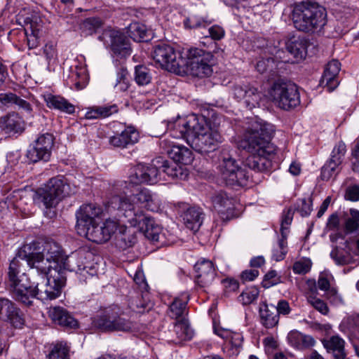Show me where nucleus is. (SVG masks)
<instances>
[{"mask_svg":"<svg viewBox=\"0 0 359 359\" xmlns=\"http://www.w3.org/2000/svg\"><path fill=\"white\" fill-rule=\"evenodd\" d=\"M287 252V234L283 233V236L278 240L277 245L273 249L272 257L279 262L285 259Z\"/></svg>","mask_w":359,"mask_h":359,"instance_id":"49530a36","label":"nucleus"},{"mask_svg":"<svg viewBox=\"0 0 359 359\" xmlns=\"http://www.w3.org/2000/svg\"><path fill=\"white\" fill-rule=\"evenodd\" d=\"M203 212L198 208L191 207L184 213L183 219L187 228L197 231L202 224Z\"/></svg>","mask_w":359,"mask_h":359,"instance_id":"c9c22d12","label":"nucleus"},{"mask_svg":"<svg viewBox=\"0 0 359 359\" xmlns=\"http://www.w3.org/2000/svg\"><path fill=\"white\" fill-rule=\"evenodd\" d=\"M154 60L169 72L180 74L184 71V58L180 51L166 43H161L154 48Z\"/></svg>","mask_w":359,"mask_h":359,"instance_id":"ddd939ff","label":"nucleus"},{"mask_svg":"<svg viewBox=\"0 0 359 359\" xmlns=\"http://www.w3.org/2000/svg\"><path fill=\"white\" fill-rule=\"evenodd\" d=\"M280 278L276 271L271 270L264 276L262 285L264 288H269L280 283L281 282Z\"/></svg>","mask_w":359,"mask_h":359,"instance_id":"864d4df0","label":"nucleus"},{"mask_svg":"<svg viewBox=\"0 0 359 359\" xmlns=\"http://www.w3.org/2000/svg\"><path fill=\"white\" fill-rule=\"evenodd\" d=\"M118 107L116 104L94 105L86 109L85 118L88 120L103 119L117 113Z\"/></svg>","mask_w":359,"mask_h":359,"instance_id":"7c9ffc66","label":"nucleus"},{"mask_svg":"<svg viewBox=\"0 0 359 359\" xmlns=\"http://www.w3.org/2000/svg\"><path fill=\"white\" fill-rule=\"evenodd\" d=\"M102 26V21L99 18H88L83 21L80 29L85 36L91 35L97 32Z\"/></svg>","mask_w":359,"mask_h":359,"instance_id":"37998d69","label":"nucleus"},{"mask_svg":"<svg viewBox=\"0 0 359 359\" xmlns=\"http://www.w3.org/2000/svg\"><path fill=\"white\" fill-rule=\"evenodd\" d=\"M91 324L103 332H130L136 329L134 322L123 317V312L117 305H111L98 312L92 318Z\"/></svg>","mask_w":359,"mask_h":359,"instance_id":"39448f33","label":"nucleus"},{"mask_svg":"<svg viewBox=\"0 0 359 359\" xmlns=\"http://www.w3.org/2000/svg\"><path fill=\"white\" fill-rule=\"evenodd\" d=\"M259 276V271L257 269L245 270L241 273V278L244 281H252Z\"/></svg>","mask_w":359,"mask_h":359,"instance_id":"774afa93","label":"nucleus"},{"mask_svg":"<svg viewBox=\"0 0 359 359\" xmlns=\"http://www.w3.org/2000/svg\"><path fill=\"white\" fill-rule=\"evenodd\" d=\"M54 140L53 135L50 133H46L40 135L34 141L33 147L27 151L28 159L32 163L40 161H48L50 158Z\"/></svg>","mask_w":359,"mask_h":359,"instance_id":"dca6fc26","label":"nucleus"},{"mask_svg":"<svg viewBox=\"0 0 359 359\" xmlns=\"http://www.w3.org/2000/svg\"><path fill=\"white\" fill-rule=\"evenodd\" d=\"M36 276L39 279H46L45 291L41 293V301L52 300L57 298L62 292V288L66 284V275L60 269H52L43 272H36Z\"/></svg>","mask_w":359,"mask_h":359,"instance_id":"4468645a","label":"nucleus"},{"mask_svg":"<svg viewBox=\"0 0 359 359\" xmlns=\"http://www.w3.org/2000/svg\"><path fill=\"white\" fill-rule=\"evenodd\" d=\"M18 95L13 93H0V107L15 104Z\"/></svg>","mask_w":359,"mask_h":359,"instance_id":"052dcab7","label":"nucleus"},{"mask_svg":"<svg viewBox=\"0 0 359 359\" xmlns=\"http://www.w3.org/2000/svg\"><path fill=\"white\" fill-rule=\"evenodd\" d=\"M15 105L18 107L19 109L24 110L29 116L33 117L32 115V107L29 102L22 99L20 96L18 97Z\"/></svg>","mask_w":359,"mask_h":359,"instance_id":"69168bd1","label":"nucleus"},{"mask_svg":"<svg viewBox=\"0 0 359 359\" xmlns=\"http://www.w3.org/2000/svg\"><path fill=\"white\" fill-rule=\"evenodd\" d=\"M340 163L334 161L329 160L321 169V178L323 180H329L333 176L338 173V168Z\"/></svg>","mask_w":359,"mask_h":359,"instance_id":"8fccbe9b","label":"nucleus"},{"mask_svg":"<svg viewBox=\"0 0 359 359\" xmlns=\"http://www.w3.org/2000/svg\"><path fill=\"white\" fill-rule=\"evenodd\" d=\"M72 192L67 179L64 176L58 175L50 179L43 188L37 190L34 200L43 203L46 208H50L55 207Z\"/></svg>","mask_w":359,"mask_h":359,"instance_id":"6e6552de","label":"nucleus"},{"mask_svg":"<svg viewBox=\"0 0 359 359\" xmlns=\"http://www.w3.org/2000/svg\"><path fill=\"white\" fill-rule=\"evenodd\" d=\"M201 117L196 114H191L187 118L180 119L174 126V128L170 132L174 138L185 139L189 144V139L191 135L198 129L201 123Z\"/></svg>","mask_w":359,"mask_h":359,"instance_id":"412c9836","label":"nucleus"},{"mask_svg":"<svg viewBox=\"0 0 359 359\" xmlns=\"http://www.w3.org/2000/svg\"><path fill=\"white\" fill-rule=\"evenodd\" d=\"M102 209L93 203L84 204L76 211V229L81 230L97 222Z\"/></svg>","mask_w":359,"mask_h":359,"instance_id":"4be33fe9","label":"nucleus"},{"mask_svg":"<svg viewBox=\"0 0 359 359\" xmlns=\"http://www.w3.org/2000/svg\"><path fill=\"white\" fill-rule=\"evenodd\" d=\"M43 97L49 109L58 110L68 114H72L75 112L74 105L60 95L48 93L43 95Z\"/></svg>","mask_w":359,"mask_h":359,"instance_id":"c756f323","label":"nucleus"},{"mask_svg":"<svg viewBox=\"0 0 359 359\" xmlns=\"http://www.w3.org/2000/svg\"><path fill=\"white\" fill-rule=\"evenodd\" d=\"M324 347L332 351L336 359H345L344 340L339 336H332L328 340L323 341Z\"/></svg>","mask_w":359,"mask_h":359,"instance_id":"f704fd0d","label":"nucleus"},{"mask_svg":"<svg viewBox=\"0 0 359 359\" xmlns=\"http://www.w3.org/2000/svg\"><path fill=\"white\" fill-rule=\"evenodd\" d=\"M287 339L290 346L299 350L309 348L316 343L311 336L304 334L297 330L290 331L287 334Z\"/></svg>","mask_w":359,"mask_h":359,"instance_id":"72a5a7b5","label":"nucleus"},{"mask_svg":"<svg viewBox=\"0 0 359 359\" xmlns=\"http://www.w3.org/2000/svg\"><path fill=\"white\" fill-rule=\"evenodd\" d=\"M106 34L109 39L111 50L115 55L126 57L131 54L129 41L122 32L110 30Z\"/></svg>","mask_w":359,"mask_h":359,"instance_id":"a878e982","label":"nucleus"},{"mask_svg":"<svg viewBox=\"0 0 359 359\" xmlns=\"http://www.w3.org/2000/svg\"><path fill=\"white\" fill-rule=\"evenodd\" d=\"M212 208L223 221H229L234 218V199L225 191H219L212 194L210 198Z\"/></svg>","mask_w":359,"mask_h":359,"instance_id":"6ab92c4d","label":"nucleus"},{"mask_svg":"<svg viewBox=\"0 0 359 359\" xmlns=\"http://www.w3.org/2000/svg\"><path fill=\"white\" fill-rule=\"evenodd\" d=\"M0 320L9 323L15 328H22L25 318L20 309L11 300L0 297Z\"/></svg>","mask_w":359,"mask_h":359,"instance_id":"aec40b11","label":"nucleus"},{"mask_svg":"<svg viewBox=\"0 0 359 359\" xmlns=\"http://www.w3.org/2000/svg\"><path fill=\"white\" fill-rule=\"evenodd\" d=\"M212 23V20L208 17L191 15L184 20V26L186 29L205 28Z\"/></svg>","mask_w":359,"mask_h":359,"instance_id":"a19ab883","label":"nucleus"},{"mask_svg":"<svg viewBox=\"0 0 359 359\" xmlns=\"http://www.w3.org/2000/svg\"><path fill=\"white\" fill-rule=\"evenodd\" d=\"M72 78L74 81L76 90L83 89L88 82V73L85 66H76L75 71L72 72Z\"/></svg>","mask_w":359,"mask_h":359,"instance_id":"c03bdc74","label":"nucleus"},{"mask_svg":"<svg viewBox=\"0 0 359 359\" xmlns=\"http://www.w3.org/2000/svg\"><path fill=\"white\" fill-rule=\"evenodd\" d=\"M129 74L126 69L121 68L116 74V82L114 85L116 93H125L130 88Z\"/></svg>","mask_w":359,"mask_h":359,"instance_id":"ea45409f","label":"nucleus"},{"mask_svg":"<svg viewBox=\"0 0 359 359\" xmlns=\"http://www.w3.org/2000/svg\"><path fill=\"white\" fill-rule=\"evenodd\" d=\"M20 265L18 258L11 260L8 271L7 287L16 301L31 306L34 299L41 300V292L46 290V279H39L37 276L36 282H31L27 275L21 271Z\"/></svg>","mask_w":359,"mask_h":359,"instance_id":"20e7f679","label":"nucleus"},{"mask_svg":"<svg viewBox=\"0 0 359 359\" xmlns=\"http://www.w3.org/2000/svg\"><path fill=\"white\" fill-rule=\"evenodd\" d=\"M273 102L279 108L290 110L300 104L297 86L294 83L276 81L269 91Z\"/></svg>","mask_w":359,"mask_h":359,"instance_id":"9b49d317","label":"nucleus"},{"mask_svg":"<svg viewBox=\"0 0 359 359\" xmlns=\"http://www.w3.org/2000/svg\"><path fill=\"white\" fill-rule=\"evenodd\" d=\"M196 283L201 287L210 285L214 280L216 272L213 263L208 259L198 260L194 265Z\"/></svg>","mask_w":359,"mask_h":359,"instance_id":"b1692460","label":"nucleus"},{"mask_svg":"<svg viewBox=\"0 0 359 359\" xmlns=\"http://www.w3.org/2000/svg\"><path fill=\"white\" fill-rule=\"evenodd\" d=\"M213 55L198 48H190L184 59V67L194 76H210L212 73Z\"/></svg>","mask_w":359,"mask_h":359,"instance_id":"9d476101","label":"nucleus"},{"mask_svg":"<svg viewBox=\"0 0 359 359\" xmlns=\"http://www.w3.org/2000/svg\"><path fill=\"white\" fill-rule=\"evenodd\" d=\"M222 139L221 135L217 130L210 128L204 118L201 117L198 129L189 139V144L196 151L207 154L216 150Z\"/></svg>","mask_w":359,"mask_h":359,"instance_id":"1a4fd4ad","label":"nucleus"},{"mask_svg":"<svg viewBox=\"0 0 359 359\" xmlns=\"http://www.w3.org/2000/svg\"><path fill=\"white\" fill-rule=\"evenodd\" d=\"M277 309L278 316L280 315L287 316L291 312V308L287 301L285 299H280L278 302L277 306H275Z\"/></svg>","mask_w":359,"mask_h":359,"instance_id":"e2e57ef3","label":"nucleus"},{"mask_svg":"<svg viewBox=\"0 0 359 359\" xmlns=\"http://www.w3.org/2000/svg\"><path fill=\"white\" fill-rule=\"evenodd\" d=\"M292 220V214L290 210H288L282 219L280 227L281 236H283V233L287 235L289 226L290 225Z\"/></svg>","mask_w":359,"mask_h":359,"instance_id":"0e129e2a","label":"nucleus"},{"mask_svg":"<svg viewBox=\"0 0 359 359\" xmlns=\"http://www.w3.org/2000/svg\"><path fill=\"white\" fill-rule=\"evenodd\" d=\"M159 146L162 152L168 154L176 163L189 165L194 160V154L191 149L169 138L161 140Z\"/></svg>","mask_w":359,"mask_h":359,"instance_id":"a211bd4d","label":"nucleus"},{"mask_svg":"<svg viewBox=\"0 0 359 359\" xmlns=\"http://www.w3.org/2000/svg\"><path fill=\"white\" fill-rule=\"evenodd\" d=\"M273 66H275V59L273 57H268L266 59L259 60L256 65L257 70L263 74L266 71H272Z\"/></svg>","mask_w":359,"mask_h":359,"instance_id":"bf43d9fd","label":"nucleus"},{"mask_svg":"<svg viewBox=\"0 0 359 359\" xmlns=\"http://www.w3.org/2000/svg\"><path fill=\"white\" fill-rule=\"evenodd\" d=\"M292 17L294 27L305 32L320 31L327 22L325 8L309 3L297 5Z\"/></svg>","mask_w":359,"mask_h":359,"instance_id":"0eeeda50","label":"nucleus"},{"mask_svg":"<svg viewBox=\"0 0 359 359\" xmlns=\"http://www.w3.org/2000/svg\"><path fill=\"white\" fill-rule=\"evenodd\" d=\"M238 167L235 159L231 157H224L222 162L219 165L223 180L227 182L230 179V175L234 174Z\"/></svg>","mask_w":359,"mask_h":359,"instance_id":"79ce46f5","label":"nucleus"},{"mask_svg":"<svg viewBox=\"0 0 359 359\" xmlns=\"http://www.w3.org/2000/svg\"><path fill=\"white\" fill-rule=\"evenodd\" d=\"M174 331L180 341L190 340L194 335L189 326L183 320L175 323Z\"/></svg>","mask_w":359,"mask_h":359,"instance_id":"a18cd8bd","label":"nucleus"},{"mask_svg":"<svg viewBox=\"0 0 359 359\" xmlns=\"http://www.w3.org/2000/svg\"><path fill=\"white\" fill-rule=\"evenodd\" d=\"M274 126L264 121H257L248 130L240 146L250 156L245 165L256 172L269 170L272 159L276 155V147L271 142L274 134Z\"/></svg>","mask_w":359,"mask_h":359,"instance_id":"f03ea898","label":"nucleus"},{"mask_svg":"<svg viewBox=\"0 0 359 359\" xmlns=\"http://www.w3.org/2000/svg\"><path fill=\"white\" fill-rule=\"evenodd\" d=\"M152 80L151 70L145 65H137L134 71V81L139 86L149 85Z\"/></svg>","mask_w":359,"mask_h":359,"instance_id":"4c0bfd02","label":"nucleus"},{"mask_svg":"<svg viewBox=\"0 0 359 359\" xmlns=\"http://www.w3.org/2000/svg\"><path fill=\"white\" fill-rule=\"evenodd\" d=\"M18 262L25 261L28 266L35 269L36 273L62 269L65 258L61 246L54 241H48L41 247L37 243L24 245L16 256Z\"/></svg>","mask_w":359,"mask_h":359,"instance_id":"7ed1b4c3","label":"nucleus"},{"mask_svg":"<svg viewBox=\"0 0 359 359\" xmlns=\"http://www.w3.org/2000/svg\"><path fill=\"white\" fill-rule=\"evenodd\" d=\"M259 313L261 323L266 328H273L278 324L279 316L274 305L263 302L260 304Z\"/></svg>","mask_w":359,"mask_h":359,"instance_id":"473e14b6","label":"nucleus"},{"mask_svg":"<svg viewBox=\"0 0 359 359\" xmlns=\"http://www.w3.org/2000/svg\"><path fill=\"white\" fill-rule=\"evenodd\" d=\"M111 205L117 208L131 226L135 227L146 236L158 240L159 226L154 219L144 214L143 208L155 211L158 205L149 190L140 189L129 197L115 196L111 198Z\"/></svg>","mask_w":359,"mask_h":359,"instance_id":"f257e3e1","label":"nucleus"},{"mask_svg":"<svg viewBox=\"0 0 359 359\" xmlns=\"http://www.w3.org/2000/svg\"><path fill=\"white\" fill-rule=\"evenodd\" d=\"M50 317L57 325L65 329H76L79 327L78 321L65 309L57 306L50 311Z\"/></svg>","mask_w":359,"mask_h":359,"instance_id":"c85d7f7f","label":"nucleus"},{"mask_svg":"<svg viewBox=\"0 0 359 359\" xmlns=\"http://www.w3.org/2000/svg\"><path fill=\"white\" fill-rule=\"evenodd\" d=\"M45 55L48 64L54 63L57 59V50L53 43H47L43 47Z\"/></svg>","mask_w":359,"mask_h":359,"instance_id":"680f3d73","label":"nucleus"},{"mask_svg":"<svg viewBox=\"0 0 359 359\" xmlns=\"http://www.w3.org/2000/svg\"><path fill=\"white\" fill-rule=\"evenodd\" d=\"M92 256V254L84 250H81L72 253L69 256L65 257L62 264V269L65 275V271H74L76 273H80L83 277L86 278V274L93 275L91 266L87 262V259Z\"/></svg>","mask_w":359,"mask_h":359,"instance_id":"f3484780","label":"nucleus"},{"mask_svg":"<svg viewBox=\"0 0 359 359\" xmlns=\"http://www.w3.org/2000/svg\"><path fill=\"white\" fill-rule=\"evenodd\" d=\"M0 128L6 134H20L25 130V121L16 112L0 117Z\"/></svg>","mask_w":359,"mask_h":359,"instance_id":"cd10ccee","label":"nucleus"},{"mask_svg":"<svg viewBox=\"0 0 359 359\" xmlns=\"http://www.w3.org/2000/svg\"><path fill=\"white\" fill-rule=\"evenodd\" d=\"M128 36L136 42L147 41L149 40L148 29L140 22H133L127 27Z\"/></svg>","mask_w":359,"mask_h":359,"instance_id":"e433bc0d","label":"nucleus"},{"mask_svg":"<svg viewBox=\"0 0 359 359\" xmlns=\"http://www.w3.org/2000/svg\"><path fill=\"white\" fill-rule=\"evenodd\" d=\"M250 173L244 168H241L238 167L235 171L234 174H231L230 175V179L226 182L229 184H239V185H245L246 182L249 180Z\"/></svg>","mask_w":359,"mask_h":359,"instance_id":"09e8293b","label":"nucleus"},{"mask_svg":"<svg viewBox=\"0 0 359 359\" xmlns=\"http://www.w3.org/2000/svg\"><path fill=\"white\" fill-rule=\"evenodd\" d=\"M310 46L309 41L304 37H292L285 43L288 53L297 59H304L307 55L308 48Z\"/></svg>","mask_w":359,"mask_h":359,"instance_id":"2f4dec72","label":"nucleus"},{"mask_svg":"<svg viewBox=\"0 0 359 359\" xmlns=\"http://www.w3.org/2000/svg\"><path fill=\"white\" fill-rule=\"evenodd\" d=\"M346 151V144L342 142H339L332 149L330 159L341 164Z\"/></svg>","mask_w":359,"mask_h":359,"instance_id":"5fc2aeb1","label":"nucleus"},{"mask_svg":"<svg viewBox=\"0 0 359 359\" xmlns=\"http://www.w3.org/2000/svg\"><path fill=\"white\" fill-rule=\"evenodd\" d=\"M308 302L323 315H327L328 313L329 309L327 304L320 299L316 297L309 296L308 297Z\"/></svg>","mask_w":359,"mask_h":359,"instance_id":"13d9d810","label":"nucleus"},{"mask_svg":"<svg viewBox=\"0 0 359 359\" xmlns=\"http://www.w3.org/2000/svg\"><path fill=\"white\" fill-rule=\"evenodd\" d=\"M187 303V299H182L179 297L175 298L169 306L168 316L176 320L182 317L186 312Z\"/></svg>","mask_w":359,"mask_h":359,"instance_id":"58836bf2","label":"nucleus"},{"mask_svg":"<svg viewBox=\"0 0 359 359\" xmlns=\"http://www.w3.org/2000/svg\"><path fill=\"white\" fill-rule=\"evenodd\" d=\"M297 210L302 217L309 216L312 211V199L311 198L300 199L298 202Z\"/></svg>","mask_w":359,"mask_h":359,"instance_id":"6e6d98bb","label":"nucleus"},{"mask_svg":"<svg viewBox=\"0 0 359 359\" xmlns=\"http://www.w3.org/2000/svg\"><path fill=\"white\" fill-rule=\"evenodd\" d=\"M312 262L310 259L303 258L294 263L293 272L296 274H306L311 268Z\"/></svg>","mask_w":359,"mask_h":359,"instance_id":"603ef678","label":"nucleus"},{"mask_svg":"<svg viewBox=\"0 0 359 359\" xmlns=\"http://www.w3.org/2000/svg\"><path fill=\"white\" fill-rule=\"evenodd\" d=\"M139 133L132 126L124 128L121 133H116L109 138V144L116 148L124 149L137 142Z\"/></svg>","mask_w":359,"mask_h":359,"instance_id":"bb28decb","label":"nucleus"},{"mask_svg":"<svg viewBox=\"0 0 359 359\" xmlns=\"http://www.w3.org/2000/svg\"><path fill=\"white\" fill-rule=\"evenodd\" d=\"M161 171L171 177H178V170L176 167H171L168 161H163L158 158L149 165L139 164L131 170L128 177V183L130 186L138 185L142 183L154 184L161 179Z\"/></svg>","mask_w":359,"mask_h":359,"instance_id":"423d86ee","label":"nucleus"},{"mask_svg":"<svg viewBox=\"0 0 359 359\" xmlns=\"http://www.w3.org/2000/svg\"><path fill=\"white\" fill-rule=\"evenodd\" d=\"M341 69V64L337 60L329 62L325 67L323 74L320 80V86L332 92L335 90L339 84V73Z\"/></svg>","mask_w":359,"mask_h":359,"instance_id":"393cba45","label":"nucleus"},{"mask_svg":"<svg viewBox=\"0 0 359 359\" xmlns=\"http://www.w3.org/2000/svg\"><path fill=\"white\" fill-rule=\"evenodd\" d=\"M117 230L123 234L126 228L120 225L116 219H107L101 224L96 222L87 227L78 230L77 233L92 242L102 243L108 241Z\"/></svg>","mask_w":359,"mask_h":359,"instance_id":"f8f14e48","label":"nucleus"},{"mask_svg":"<svg viewBox=\"0 0 359 359\" xmlns=\"http://www.w3.org/2000/svg\"><path fill=\"white\" fill-rule=\"evenodd\" d=\"M345 197L352 201H359V186L354 185L348 188Z\"/></svg>","mask_w":359,"mask_h":359,"instance_id":"338daca9","label":"nucleus"},{"mask_svg":"<svg viewBox=\"0 0 359 359\" xmlns=\"http://www.w3.org/2000/svg\"><path fill=\"white\" fill-rule=\"evenodd\" d=\"M330 240L332 250L331 258L338 265H346L353 262L352 249L348 240L344 239V235L340 232L331 233Z\"/></svg>","mask_w":359,"mask_h":359,"instance_id":"2eb2a0df","label":"nucleus"},{"mask_svg":"<svg viewBox=\"0 0 359 359\" xmlns=\"http://www.w3.org/2000/svg\"><path fill=\"white\" fill-rule=\"evenodd\" d=\"M208 35L205 36V39L210 37L214 41H219L225 36V30L219 25H214L208 29Z\"/></svg>","mask_w":359,"mask_h":359,"instance_id":"4d7b16f0","label":"nucleus"},{"mask_svg":"<svg viewBox=\"0 0 359 359\" xmlns=\"http://www.w3.org/2000/svg\"><path fill=\"white\" fill-rule=\"evenodd\" d=\"M49 359H69V347L60 341L56 343L48 355Z\"/></svg>","mask_w":359,"mask_h":359,"instance_id":"de8ad7c7","label":"nucleus"},{"mask_svg":"<svg viewBox=\"0 0 359 359\" xmlns=\"http://www.w3.org/2000/svg\"><path fill=\"white\" fill-rule=\"evenodd\" d=\"M259 291L257 287L248 288L239 296V301L244 305H249L254 302L258 297Z\"/></svg>","mask_w":359,"mask_h":359,"instance_id":"3c124183","label":"nucleus"},{"mask_svg":"<svg viewBox=\"0 0 359 359\" xmlns=\"http://www.w3.org/2000/svg\"><path fill=\"white\" fill-rule=\"evenodd\" d=\"M232 94L238 101L243 100L246 107L252 109L259 104L260 93L250 84H236L232 88Z\"/></svg>","mask_w":359,"mask_h":359,"instance_id":"5701e85b","label":"nucleus"}]
</instances>
